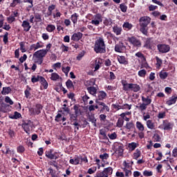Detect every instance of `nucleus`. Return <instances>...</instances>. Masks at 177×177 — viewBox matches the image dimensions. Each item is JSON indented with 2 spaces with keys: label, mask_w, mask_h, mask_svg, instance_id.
Segmentation results:
<instances>
[{
  "label": "nucleus",
  "mask_w": 177,
  "mask_h": 177,
  "mask_svg": "<svg viewBox=\"0 0 177 177\" xmlns=\"http://www.w3.org/2000/svg\"><path fill=\"white\" fill-rule=\"evenodd\" d=\"M93 50L95 53H106V42L102 37H98L94 44Z\"/></svg>",
  "instance_id": "f257e3e1"
},
{
  "label": "nucleus",
  "mask_w": 177,
  "mask_h": 177,
  "mask_svg": "<svg viewBox=\"0 0 177 177\" xmlns=\"http://www.w3.org/2000/svg\"><path fill=\"white\" fill-rule=\"evenodd\" d=\"M140 31H141L144 35H146L147 37L149 35V32H147V26L150 24V21H151V18L150 17L144 16L140 18Z\"/></svg>",
  "instance_id": "f03ea898"
},
{
  "label": "nucleus",
  "mask_w": 177,
  "mask_h": 177,
  "mask_svg": "<svg viewBox=\"0 0 177 177\" xmlns=\"http://www.w3.org/2000/svg\"><path fill=\"white\" fill-rule=\"evenodd\" d=\"M121 84L122 85L123 91H131V92H139L141 88L139 84L133 83H127V80H122Z\"/></svg>",
  "instance_id": "7ed1b4c3"
},
{
  "label": "nucleus",
  "mask_w": 177,
  "mask_h": 177,
  "mask_svg": "<svg viewBox=\"0 0 177 177\" xmlns=\"http://www.w3.org/2000/svg\"><path fill=\"white\" fill-rule=\"evenodd\" d=\"M45 56H46V55L41 50L35 52L32 56L33 63H36V64L39 65L42 64V63H44V57H45Z\"/></svg>",
  "instance_id": "20e7f679"
},
{
  "label": "nucleus",
  "mask_w": 177,
  "mask_h": 177,
  "mask_svg": "<svg viewBox=\"0 0 177 177\" xmlns=\"http://www.w3.org/2000/svg\"><path fill=\"white\" fill-rule=\"evenodd\" d=\"M34 125V122H32L31 120H22L21 127L24 129V131L26 132V133H30V131L31 129H32V126Z\"/></svg>",
  "instance_id": "39448f33"
},
{
  "label": "nucleus",
  "mask_w": 177,
  "mask_h": 177,
  "mask_svg": "<svg viewBox=\"0 0 177 177\" xmlns=\"http://www.w3.org/2000/svg\"><path fill=\"white\" fill-rule=\"evenodd\" d=\"M102 21H103V17L102 16V14L97 13L93 15L91 24H93V26H95L96 27H97L100 25V23H102Z\"/></svg>",
  "instance_id": "423d86ee"
},
{
  "label": "nucleus",
  "mask_w": 177,
  "mask_h": 177,
  "mask_svg": "<svg viewBox=\"0 0 177 177\" xmlns=\"http://www.w3.org/2000/svg\"><path fill=\"white\" fill-rule=\"evenodd\" d=\"M43 109H44V106H42V104H37L34 108H30L29 109V111L30 114H32V115H39Z\"/></svg>",
  "instance_id": "0eeeda50"
},
{
  "label": "nucleus",
  "mask_w": 177,
  "mask_h": 177,
  "mask_svg": "<svg viewBox=\"0 0 177 177\" xmlns=\"http://www.w3.org/2000/svg\"><path fill=\"white\" fill-rule=\"evenodd\" d=\"M174 122H170L168 120H165L159 128H162L164 131H171L174 129Z\"/></svg>",
  "instance_id": "6e6552de"
},
{
  "label": "nucleus",
  "mask_w": 177,
  "mask_h": 177,
  "mask_svg": "<svg viewBox=\"0 0 177 177\" xmlns=\"http://www.w3.org/2000/svg\"><path fill=\"white\" fill-rule=\"evenodd\" d=\"M157 48L160 53H168L171 50V46L168 44H158Z\"/></svg>",
  "instance_id": "1a4fd4ad"
},
{
  "label": "nucleus",
  "mask_w": 177,
  "mask_h": 177,
  "mask_svg": "<svg viewBox=\"0 0 177 177\" xmlns=\"http://www.w3.org/2000/svg\"><path fill=\"white\" fill-rule=\"evenodd\" d=\"M127 50V46L122 43V41H119L118 44H116L115 46V52L118 53H122Z\"/></svg>",
  "instance_id": "9d476101"
},
{
  "label": "nucleus",
  "mask_w": 177,
  "mask_h": 177,
  "mask_svg": "<svg viewBox=\"0 0 177 177\" xmlns=\"http://www.w3.org/2000/svg\"><path fill=\"white\" fill-rule=\"evenodd\" d=\"M128 41L130 44H132L136 48H140L142 46V41L140 39L133 36L128 37Z\"/></svg>",
  "instance_id": "9b49d317"
},
{
  "label": "nucleus",
  "mask_w": 177,
  "mask_h": 177,
  "mask_svg": "<svg viewBox=\"0 0 177 177\" xmlns=\"http://www.w3.org/2000/svg\"><path fill=\"white\" fill-rule=\"evenodd\" d=\"M46 157L50 160H57L59 158V154L57 152L53 153V149H49L45 152Z\"/></svg>",
  "instance_id": "f8f14e48"
},
{
  "label": "nucleus",
  "mask_w": 177,
  "mask_h": 177,
  "mask_svg": "<svg viewBox=\"0 0 177 177\" xmlns=\"http://www.w3.org/2000/svg\"><path fill=\"white\" fill-rule=\"evenodd\" d=\"M104 37H106V39H108V44H113V41H115V42L116 39H118V38L111 33V32H106L104 33Z\"/></svg>",
  "instance_id": "ddd939ff"
},
{
  "label": "nucleus",
  "mask_w": 177,
  "mask_h": 177,
  "mask_svg": "<svg viewBox=\"0 0 177 177\" xmlns=\"http://www.w3.org/2000/svg\"><path fill=\"white\" fill-rule=\"evenodd\" d=\"M21 27H23L24 31H25V32H28V31L31 30V25L30 24L28 20L23 21L21 24Z\"/></svg>",
  "instance_id": "4468645a"
},
{
  "label": "nucleus",
  "mask_w": 177,
  "mask_h": 177,
  "mask_svg": "<svg viewBox=\"0 0 177 177\" xmlns=\"http://www.w3.org/2000/svg\"><path fill=\"white\" fill-rule=\"evenodd\" d=\"M118 61L120 63V64H124V66H127L128 64V58L125 57V56L123 55H118Z\"/></svg>",
  "instance_id": "2eb2a0df"
},
{
  "label": "nucleus",
  "mask_w": 177,
  "mask_h": 177,
  "mask_svg": "<svg viewBox=\"0 0 177 177\" xmlns=\"http://www.w3.org/2000/svg\"><path fill=\"white\" fill-rule=\"evenodd\" d=\"M177 101V95L176 94L172 95L171 97H169V100L166 102V104L167 106H172V104H175Z\"/></svg>",
  "instance_id": "dca6fc26"
},
{
  "label": "nucleus",
  "mask_w": 177,
  "mask_h": 177,
  "mask_svg": "<svg viewBox=\"0 0 177 177\" xmlns=\"http://www.w3.org/2000/svg\"><path fill=\"white\" fill-rule=\"evenodd\" d=\"M82 33H81L80 32H78L77 33H74L72 36H71V40L72 41H75L76 42H78V41H80V39H81V38H82Z\"/></svg>",
  "instance_id": "f3484780"
},
{
  "label": "nucleus",
  "mask_w": 177,
  "mask_h": 177,
  "mask_svg": "<svg viewBox=\"0 0 177 177\" xmlns=\"http://www.w3.org/2000/svg\"><path fill=\"white\" fill-rule=\"evenodd\" d=\"M41 48H44V44L37 42V44H31L29 50H37V49H39Z\"/></svg>",
  "instance_id": "a211bd4d"
},
{
  "label": "nucleus",
  "mask_w": 177,
  "mask_h": 177,
  "mask_svg": "<svg viewBox=\"0 0 177 177\" xmlns=\"http://www.w3.org/2000/svg\"><path fill=\"white\" fill-rule=\"evenodd\" d=\"M0 109L2 113H8V111L10 109V105L2 102L1 104Z\"/></svg>",
  "instance_id": "6ab92c4d"
},
{
  "label": "nucleus",
  "mask_w": 177,
  "mask_h": 177,
  "mask_svg": "<svg viewBox=\"0 0 177 177\" xmlns=\"http://www.w3.org/2000/svg\"><path fill=\"white\" fill-rule=\"evenodd\" d=\"M144 48H146L147 49H153V45H151V38L146 39Z\"/></svg>",
  "instance_id": "aec40b11"
},
{
  "label": "nucleus",
  "mask_w": 177,
  "mask_h": 177,
  "mask_svg": "<svg viewBox=\"0 0 177 177\" xmlns=\"http://www.w3.org/2000/svg\"><path fill=\"white\" fill-rule=\"evenodd\" d=\"M106 96H107L106 92L103 91H99L96 100H104V99H106Z\"/></svg>",
  "instance_id": "412c9836"
},
{
  "label": "nucleus",
  "mask_w": 177,
  "mask_h": 177,
  "mask_svg": "<svg viewBox=\"0 0 177 177\" xmlns=\"http://www.w3.org/2000/svg\"><path fill=\"white\" fill-rule=\"evenodd\" d=\"M113 31L115 35H121V33L122 32V28L116 25L113 27Z\"/></svg>",
  "instance_id": "4be33fe9"
},
{
  "label": "nucleus",
  "mask_w": 177,
  "mask_h": 177,
  "mask_svg": "<svg viewBox=\"0 0 177 177\" xmlns=\"http://www.w3.org/2000/svg\"><path fill=\"white\" fill-rule=\"evenodd\" d=\"M146 125L149 129H156V124L151 120H147Z\"/></svg>",
  "instance_id": "5701e85b"
},
{
  "label": "nucleus",
  "mask_w": 177,
  "mask_h": 177,
  "mask_svg": "<svg viewBox=\"0 0 177 177\" xmlns=\"http://www.w3.org/2000/svg\"><path fill=\"white\" fill-rule=\"evenodd\" d=\"M102 172H104L105 177H109V175H111L113 174V168L111 167H109L104 169Z\"/></svg>",
  "instance_id": "b1692460"
},
{
  "label": "nucleus",
  "mask_w": 177,
  "mask_h": 177,
  "mask_svg": "<svg viewBox=\"0 0 177 177\" xmlns=\"http://www.w3.org/2000/svg\"><path fill=\"white\" fill-rule=\"evenodd\" d=\"M80 160H81V156H75L73 159H71L69 162L73 165H78L80 164Z\"/></svg>",
  "instance_id": "393cba45"
},
{
  "label": "nucleus",
  "mask_w": 177,
  "mask_h": 177,
  "mask_svg": "<svg viewBox=\"0 0 177 177\" xmlns=\"http://www.w3.org/2000/svg\"><path fill=\"white\" fill-rule=\"evenodd\" d=\"M142 102H143L144 104H146L147 106H149V104H151V99H150V97L147 96L145 97V96L141 97Z\"/></svg>",
  "instance_id": "a878e982"
},
{
  "label": "nucleus",
  "mask_w": 177,
  "mask_h": 177,
  "mask_svg": "<svg viewBox=\"0 0 177 177\" xmlns=\"http://www.w3.org/2000/svg\"><path fill=\"white\" fill-rule=\"evenodd\" d=\"M132 27H133V25H132V24H129V22H124L122 25V28L124 30H125V31L132 30Z\"/></svg>",
  "instance_id": "bb28decb"
},
{
  "label": "nucleus",
  "mask_w": 177,
  "mask_h": 177,
  "mask_svg": "<svg viewBox=\"0 0 177 177\" xmlns=\"http://www.w3.org/2000/svg\"><path fill=\"white\" fill-rule=\"evenodd\" d=\"M87 91L90 95L95 96L97 92V89L95 88V86H89L87 88Z\"/></svg>",
  "instance_id": "cd10ccee"
},
{
  "label": "nucleus",
  "mask_w": 177,
  "mask_h": 177,
  "mask_svg": "<svg viewBox=\"0 0 177 177\" xmlns=\"http://www.w3.org/2000/svg\"><path fill=\"white\" fill-rule=\"evenodd\" d=\"M138 146H139V144L136 142L129 143L128 145L129 151H133V150H135V149H136V147H138Z\"/></svg>",
  "instance_id": "c85d7f7f"
},
{
  "label": "nucleus",
  "mask_w": 177,
  "mask_h": 177,
  "mask_svg": "<svg viewBox=\"0 0 177 177\" xmlns=\"http://www.w3.org/2000/svg\"><path fill=\"white\" fill-rule=\"evenodd\" d=\"M78 17H80V15L77 14L76 12L71 15V20L73 21V24H77L78 21Z\"/></svg>",
  "instance_id": "c756f323"
},
{
  "label": "nucleus",
  "mask_w": 177,
  "mask_h": 177,
  "mask_svg": "<svg viewBox=\"0 0 177 177\" xmlns=\"http://www.w3.org/2000/svg\"><path fill=\"white\" fill-rule=\"evenodd\" d=\"M25 93V97L26 99H30V97L31 96V87L30 86H26V89L24 91Z\"/></svg>",
  "instance_id": "7c9ffc66"
},
{
  "label": "nucleus",
  "mask_w": 177,
  "mask_h": 177,
  "mask_svg": "<svg viewBox=\"0 0 177 177\" xmlns=\"http://www.w3.org/2000/svg\"><path fill=\"white\" fill-rule=\"evenodd\" d=\"M9 118H11V120H19V118H21V113L15 111L14 113V115H11L9 116Z\"/></svg>",
  "instance_id": "2f4dec72"
},
{
  "label": "nucleus",
  "mask_w": 177,
  "mask_h": 177,
  "mask_svg": "<svg viewBox=\"0 0 177 177\" xmlns=\"http://www.w3.org/2000/svg\"><path fill=\"white\" fill-rule=\"evenodd\" d=\"M140 156H142V152L140 151V149H137L133 154V158L134 160H138Z\"/></svg>",
  "instance_id": "473e14b6"
},
{
  "label": "nucleus",
  "mask_w": 177,
  "mask_h": 177,
  "mask_svg": "<svg viewBox=\"0 0 177 177\" xmlns=\"http://www.w3.org/2000/svg\"><path fill=\"white\" fill-rule=\"evenodd\" d=\"M136 125L137 129H138L140 132H143L145 131V125H143L142 122L137 121Z\"/></svg>",
  "instance_id": "72a5a7b5"
},
{
  "label": "nucleus",
  "mask_w": 177,
  "mask_h": 177,
  "mask_svg": "<svg viewBox=\"0 0 177 177\" xmlns=\"http://www.w3.org/2000/svg\"><path fill=\"white\" fill-rule=\"evenodd\" d=\"M10 92H12V88L10 87H3L1 95H9Z\"/></svg>",
  "instance_id": "f704fd0d"
},
{
  "label": "nucleus",
  "mask_w": 177,
  "mask_h": 177,
  "mask_svg": "<svg viewBox=\"0 0 177 177\" xmlns=\"http://www.w3.org/2000/svg\"><path fill=\"white\" fill-rule=\"evenodd\" d=\"M46 30L48 32H53V31L56 30V26L53 24H48L47 25Z\"/></svg>",
  "instance_id": "c9c22d12"
},
{
  "label": "nucleus",
  "mask_w": 177,
  "mask_h": 177,
  "mask_svg": "<svg viewBox=\"0 0 177 177\" xmlns=\"http://www.w3.org/2000/svg\"><path fill=\"white\" fill-rule=\"evenodd\" d=\"M136 56L137 57H139V59H141L142 63L146 62V57H145V55H143L142 52H138L137 53H136Z\"/></svg>",
  "instance_id": "e433bc0d"
},
{
  "label": "nucleus",
  "mask_w": 177,
  "mask_h": 177,
  "mask_svg": "<svg viewBox=\"0 0 177 177\" xmlns=\"http://www.w3.org/2000/svg\"><path fill=\"white\" fill-rule=\"evenodd\" d=\"M33 17L35 19V23H40L41 21H42V17L41 16L40 14L35 13Z\"/></svg>",
  "instance_id": "4c0bfd02"
},
{
  "label": "nucleus",
  "mask_w": 177,
  "mask_h": 177,
  "mask_svg": "<svg viewBox=\"0 0 177 177\" xmlns=\"http://www.w3.org/2000/svg\"><path fill=\"white\" fill-rule=\"evenodd\" d=\"M50 48H52V44L49 43L46 45V49H41L40 50L44 55H48L49 50H50Z\"/></svg>",
  "instance_id": "58836bf2"
},
{
  "label": "nucleus",
  "mask_w": 177,
  "mask_h": 177,
  "mask_svg": "<svg viewBox=\"0 0 177 177\" xmlns=\"http://www.w3.org/2000/svg\"><path fill=\"white\" fill-rule=\"evenodd\" d=\"M88 118V121L90 122H92L94 127H96V118H95V115H89Z\"/></svg>",
  "instance_id": "ea45409f"
},
{
  "label": "nucleus",
  "mask_w": 177,
  "mask_h": 177,
  "mask_svg": "<svg viewBox=\"0 0 177 177\" xmlns=\"http://www.w3.org/2000/svg\"><path fill=\"white\" fill-rule=\"evenodd\" d=\"M66 86L68 89H74V84H73V81L71 80H68L66 82Z\"/></svg>",
  "instance_id": "a19ab883"
},
{
  "label": "nucleus",
  "mask_w": 177,
  "mask_h": 177,
  "mask_svg": "<svg viewBox=\"0 0 177 177\" xmlns=\"http://www.w3.org/2000/svg\"><path fill=\"white\" fill-rule=\"evenodd\" d=\"M118 153V156H122L124 154V146L122 145H119L116 149Z\"/></svg>",
  "instance_id": "79ce46f5"
},
{
  "label": "nucleus",
  "mask_w": 177,
  "mask_h": 177,
  "mask_svg": "<svg viewBox=\"0 0 177 177\" xmlns=\"http://www.w3.org/2000/svg\"><path fill=\"white\" fill-rule=\"evenodd\" d=\"M59 78H60V76L59 75V74H57L56 73H53L51 74V77H50L51 81H57V80H59Z\"/></svg>",
  "instance_id": "37998d69"
},
{
  "label": "nucleus",
  "mask_w": 177,
  "mask_h": 177,
  "mask_svg": "<svg viewBox=\"0 0 177 177\" xmlns=\"http://www.w3.org/2000/svg\"><path fill=\"white\" fill-rule=\"evenodd\" d=\"M125 128L129 129V131H131V129H133V128H135V124H133V122H127L126 124Z\"/></svg>",
  "instance_id": "c03bdc74"
},
{
  "label": "nucleus",
  "mask_w": 177,
  "mask_h": 177,
  "mask_svg": "<svg viewBox=\"0 0 177 177\" xmlns=\"http://www.w3.org/2000/svg\"><path fill=\"white\" fill-rule=\"evenodd\" d=\"M18 3H21V0H12V3L10 4V8H16Z\"/></svg>",
  "instance_id": "a18cd8bd"
},
{
  "label": "nucleus",
  "mask_w": 177,
  "mask_h": 177,
  "mask_svg": "<svg viewBox=\"0 0 177 177\" xmlns=\"http://www.w3.org/2000/svg\"><path fill=\"white\" fill-rule=\"evenodd\" d=\"M122 125H124V119L119 118L116 123V127L118 128H122Z\"/></svg>",
  "instance_id": "49530a36"
},
{
  "label": "nucleus",
  "mask_w": 177,
  "mask_h": 177,
  "mask_svg": "<svg viewBox=\"0 0 177 177\" xmlns=\"http://www.w3.org/2000/svg\"><path fill=\"white\" fill-rule=\"evenodd\" d=\"M104 26H106L107 27H109V26H111V24H113V20L111 19V18H106L104 20Z\"/></svg>",
  "instance_id": "de8ad7c7"
},
{
  "label": "nucleus",
  "mask_w": 177,
  "mask_h": 177,
  "mask_svg": "<svg viewBox=\"0 0 177 177\" xmlns=\"http://www.w3.org/2000/svg\"><path fill=\"white\" fill-rule=\"evenodd\" d=\"M62 70L64 73L65 75H66V77H67L68 75V73H70V70H71V67L66 66L65 68V67L62 66Z\"/></svg>",
  "instance_id": "09e8293b"
},
{
  "label": "nucleus",
  "mask_w": 177,
  "mask_h": 177,
  "mask_svg": "<svg viewBox=\"0 0 177 177\" xmlns=\"http://www.w3.org/2000/svg\"><path fill=\"white\" fill-rule=\"evenodd\" d=\"M159 77L161 80H165L167 79V77H168V73L167 72H164V71H161L159 73Z\"/></svg>",
  "instance_id": "8fccbe9b"
},
{
  "label": "nucleus",
  "mask_w": 177,
  "mask_h": 177,
  "mask_svg": "<svg viewBox=\"0 0 177 177\" xmlns=\"http://www.w3.org/2000/svg\"><path fill=\"white\" fill-rule=\"evenodd\" d=\"M120 10L122 12H123V13H125L127 12V10H128V7L124 3L120 4Z\"/></svg>",
  "instance_id": "3c124183"
},
{
  "label": "nucleus",
  "mask_w": 177,
  "mask_h": 177,
  "mask_svg": "<svg viewBox=\"0 0 177 177\" xmlns=\"http://www.w3.org/2000/svg\"><path fill=\"white\" fill-rule=\"evenodd\" d=\"M146 74H147V71L145 69H142L138 71V75L139 77H142V78H145L146 77Z\"/></svg>",
  "instance_id": "603ef678"
},
{
  "label": "nucleus",
  "mask_w": 177,
  "mask_h": 177,
  "mask_svg": "<svg viewBox=\"0 0 177 177\" xmlns=\"http://www.w3.org/2000/svg\"><path fill=\"white\" fill-rule=\"evenodd\" d=\"M19 46H20V50L21 51L22 53H25V52H27V50L26 49V46L24 45V42L21 41L19 43Z\"/></svg>",
  "instance_id": "864d4df0"
},
{
  "label": "nucleus",
  "mask_w": 177,
  "mask_h": 177,
  "mask_svg": "<svg viewBox=\"0 0 177 177\" xmlns=\"http://www.w3.org/2000/svg\"><path fill=\"white\" fill-rule=\"evenodd\" d=\"M122 170L124 171L125 174V176L129 177L132 175V171L127 169V168H122Z\"/></svg>",
  "instance_id": "5fc2aeb1"
},
{
  "label": "nucleus",
  "mask_w": 177,
  "mask_h": 177,
  "mask_svg": "<svg viewBox=\"0 0 177 177\" xmlns=\"http://www.w3.org/2000/svg\"><path fill=\"white\" fill-rule=\"evenodd\" d=\"M137 109H139V110H140V111H145V110H146V109H147V105L145 104H140L139 106H136Z\"/></svg>",
  "instance_id": "6e6d98bb"
},
{
  "label": "nucleus",
  "mask_w": 177,
  "mask_h": 177,
  "mask_svg": "<svg viewBox=\"0 0 177 177\" xmlns=\"http://www.w3.org/2000/svg\"><path fill=\"white\" fill-rule=\"evenodd\" d=\"M41 75H37V77L35 75H32L31 78V81L33 84H35V82H38L39 81Z\"/></svg>",
  "instance_id": "4d7b16f0"
},
{
  "label": "nucleus",
  "mask_w": 177,
  "mask_h": 177,
  "mask_svg": "<svg viewBox=\"0 0 177 177\" xmlns=\"http://www.w3.org/2000/svg\"><path fill=\"white\" fill-rule=\"evenodd\" d=\"M17 153H21L26 151V148H24L23 145H19V147H17Z\"/></svg>",
  "instance_id": "13d9d810"
},
{
  "label": "nucleus",
  "mask_w": 177,
  "mask_h": 177,
  "mask_svg": "<svg viewBox=\"0 0 177 177\" xmlns=\"http://www.w3.org/2000/svg\"><path fill=\"white\" fill-rule=\"evenodd\" d=\"M132 109V104H124L122 105V110H131Z\"/></svg>",
  "instance_id": "bf43d9fd"
},
{
  "label": "nucleus",
  "mask_w": 177,
  "mask_h": 177,
  "mask_svg": "<svg viewBox=\"0 0 177 177\" xmlns=\"http://www.w3.org/2000/svg\"><path fill=\"white\" fill-rule=\"evenodd\" d=\"M100 134H101V136L103 137V139H104L106 140H109V138L106 135V131L104 130L100 129Z\"/></svg>",
  "instance_id": "052dcab7"
},
{
  "label": "nucleus",
  "mask_w": 177,
  "mask_h": 177,
  "mask_svg": "<svg viewBox=\"0 0 177 177\" xmlns=\"http://www.w3.org/2000/svg\"><path fill=\"white\" fill-rule=\"evenodd\" d=\"M108 136L109 139H111V140H114L115 139H117V133L115 132L109 133Z\"/></svg>",
  "instance_id": "680f3d73"
},
{
  "label": "nucleus",
  "mask_w": 177,
  "mask_h": 177,
  "mask_svg": "<svg viewBox=\"0 0 177 177\" xmlns=\"http://www.w3.org/2000/svg\"><path fill=\"white\" fill-rule=\"evenodd\" d=\"M5 102L10 104V106H12L14 104L13 101L12 100V99H10L9 96H6L5 97Z\"/></svg>",
  "instance_id": "e2e57ef3"
},
{
  "label": "nucleus",
  "mask_w": 177,
  "mask_h": 177,
  "mask_svg": "<svg viewBox=\"0 0 177 177\" xmlns=\"http://www.w3.org/2000/svg\"><path fill=\"white\" fill-rule=\"evenodd\" d=\"M143 175L144 176H147V177L153 176V171H149V170H145L143 171Z\"/></svg>",
  "instance_id": "0e129e2a"
},
{
  "label": "nucleus",
  "mask_w": 177,
  "mask_h": 177,
  "mask_svg": "<svg viewBox=\"0 0 177 177\" xmlns=\"http://www.w3.org/2000/svg\"><path fill=\"white\" fill-rule=\"evenodd\" d=\"M109 153H104L103 154L100 155V158L101 160H107V158H109Z\"/></svg>",
  "instance_id": "69168bd1"
},
{
  "label": "nucleus",
  "mask_w": 177,
  "mask_h": 177,
  "mask_svg": "<svg viewBox=\"0 0 177 177\" xmlns=\"http://www.w3.org/2000/svg\"><path fill=\"white\" fill-rule=\"evenodd\" d=\"M60 49H61L62 52H68V46H67L63 44L61 45Z\"/></svg>",
  "instance_id": "338daca9"
},
{
  "label": "nucleus",
  "mask_w": 177,
  "mask_h": 177,
  "mask_svg": "<svg viewBox=\"0 0 177 177\" xmlns=\"http://www.w3.org/2000/svg\"><path fill=\"white\" fill-rule=\"evenodd\" d=\"M166 113L165 112H160L158 114V118L159 120H162V118H165L166 117Z\"/></svg>",
  "instance_id": "774afa93"
}]
</instances>
